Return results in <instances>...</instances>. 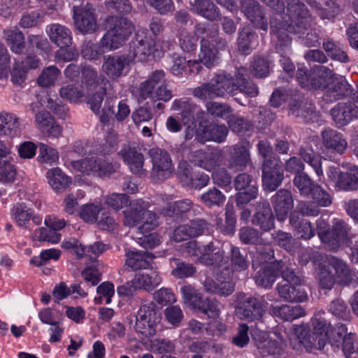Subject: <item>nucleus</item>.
<instances>
[{"instance_id": "cd10ccee", "label": "nucleus", "mask_w": 358, "mask_h": 358, "mask_svg": "<svg viewBox=\"0 0 358 358\" xmlns=\"http://www.w3.org/2000/svg\"><path fill=\"white\" fill-rule=\"evenodd\" d=\"M35 122L39 129L48 137L59 138L62 133V127L55 122L48 111L36 113Z\"/></svg>"}, {"instance_id": "9d476101", "label": "nucleus", "mask_w": 358, "mask_h": 358, "mask_svg": "<svg viewBox=\"0 0 358 358\" xmlns=\"http://www.w3.org/2000/svg\"><path fill=\"white\" fill-rule=\"evenodd\" d=\"M322 241L330 250H337L341 243L348 245V241H354L357 236L351 234V227L343 220H335L331 231H328L323 235L319 234Z\"/></svg>"}, {"instance_id": "338daca9", "label": "nucleus", "mask_w": 358, "mask_h": 358, "mask_svg": "<svg viewBox=\"0 0 358 358\" xmlns=\"http://www.w3.org/2000/svg\"><path fill=\"white\" fill-rule=\"evenodd\" d=\"M106 78L102 75H98L97 71L90 66H85L82 71L83 83L87 86L95 87L102 85Z\"/></svg>"}, {"instance_id": "0e129e2a", "label": "nucleus", "mask_w": 358, "mask_h": 358, "mask_svg": "<svg viewBox=\"0 0 358 358\" xmlns=\"http://www.w3.org/2000/svg\"><path fill=\"white\" fill-rule=\"evenodd\" d=\"M61 72L55 66L45 68L38 78V83L40 86L47 87L55 85L60 76Z\"/></svg>"}, {"instance_id": "a211bd4d", "label": "nucleus", "mask_w": 358, "mask_h": 358, "mask_svg": "<svg viewBox=\"0 0 358 358\" xmlns=\"http://www.w3.org/2000/svg\"><path fill=\"white\" fill-rule=\"evenodd\" d=\"M324 258H325L327 266L334 269V276L338 284L348 285L352 282L353 272L343 260L332 255L322 256L319 253H315L313 255L314 263L316 264L317 261L322 260Z\"/></svg>"}, {"instance_id": "bf43d9fd", "label": "nucleus", "mask_w": 358, "mask_h": 358, "mask_svg": "<svg viewBox=\"0 0 358 358\" xmlns=\"http://www.w3.org/2000/svg\"><path fill=\"white\" fill-rule=\"evenodd\" d=\"M207 113L212 116L228 120L233 110L230 106L226 103H220L215 101H208L206 103Z\"/></svg>"}, {"instance_id": "2f4dec72", "label": "nucleus", "mask_w": 358, "mask_h": 358, "mask_svg": "<svg viewBox=\"0 0 358 358\" xmlns=\"http://www.w3.org/2000/svg\"><path fill=\"white\" fill-rule=\"evenodd\" d=\"M327 90V96L331 101L342 99L349 96L352 92L350 85L347 80L341 76L335 74Z\"/></svg>"}, {"instance_id": "1a4fd4ad", "label": "nucleus", "mask_w": 358, "mask_h": 358, "mask_svg": "<svg viewBox=\"0 0 358 358\" xmlns=\"http://www.w3.org/2000/svg\"><path fill=\"white\" fill-rule=\"evenodd\" d=\"M327 177L334 182V188L338 191L355 192L358 190V166L350 165L345 170L330 166Z\"/></svg>"}, {"instance_id": "4be33fe9", "label": "nucleus", "mask_w": 358, "mask_h": 358, "mask_svg": "<svg viewBox=\"0 0 358 358\" xmlns=\"http://www.w3.org/2000/svg\"><path fill=\"white\" fill-rule=\"evenodd\" d=\"M201 255L197 259V262L207 266H213L222 270L224 261V251L215 244L214 241H210L201 246Z\"/></svg>"}, {"instance_id": "4d7b16f0", "label": "nucleus", "mask_w": 358, "mask_h": 358, "mask_svg": "<svg viewBox=\"0 0 358 358\" xmlns=\"http://www.w3.org/2000/svg\"><path fill=\"white\" fill-rule=\"evenodd\" d=\"M181 293L184 303L192 309L196 310L203 299V295L192 285H184L181 287Z\"/></svg>"}, {"instance_id": "473e14b6", "label": "nucleus", "mask_w": 358, "mask_h": 358, "mask_svg": "<svg viewBox=\"0 0 358 358\" xmlns=\"http://www.w3.org/2000/svg\"><path fill=\"white\" fill-rule=\"evenodd\" d=\"M228 134V129L224 124H210L203 127L201 131L196 135L200 142L212 141L217 143L223 142Z\"/></svg>"}, {"instance_id": "c9c22d12", "label": "nucleus", "mask_w": 358, "mask_h": 358, "mask_svg": "<svg viewBox=\"0 0 358 358\" xmlns=\"http://www.w3.org/2000/svg\"><path fill=\"white\" fill-rule=\"evenodd\" d=\"M13 217L18 226L21 227L30 228L32 226L39 225L42 219L33 215V212L25 206L16 205L13 210Z\"/></svg>"}, {"instance_id": "7ed1b4c3", "label": "nucleus", "mask_w": 358, "mask_h": 358, "mask_svg": "<svg viewBox=\"0 0 358 358\" xmlns=\"http://www.w3.org/2000/svg\"><path fill=\"white\" fill-rule=\"evenodd\" d=\"M194 31L201 38L199 61L210 68L217 59L218 50H224L227 42L219 36L218 28L213 24L198 23L194 26Z\"/></svg>"}, {"instance_id": "a19ab883", "label": "nucleus", "mask_w": 358, "mask_h": 358, "mask_svg": "<svg viewBox=\"0 0 358 358\" xmlns=\"http://www.w3.org/2000/svg\"><path fill=\"white\" fill-rule=\"evenodd\" d=\"M48 34L50 41L57 46H67L68 44H72L71 31L60 24H51Z\"/></svg>"}, {"instance_id": "412c9836", "label": "nucleus", "mask_w": 358, "mask_h": 358, "mask_svg": "<svg viewBox=\"0 0 358 358\" xmlns=\"http://www.w3.org/2000/svg\"><path fill=\"white\" fill-rule=\"evenodd\" d=\"M251 221L254 225L264 231H268L274 227V216L266 200L262 199L256 203Z\"/></svg>"}, {"instance_id": "4468645a", "label": "nucleus", "mask_w": 358, "mask_h": 358, "mask_svg": "<svg viewBox=\"0 0 358 358\" xmlns=\"http://www.w3.org/2000/svg\"><path fill=\"white\" fill-rule=\"evenodd\" d=\"M73 20L76 29L81 33L94 32L97 29L95 8L89 3L73 6Z\"/></svg>"}, {"instance_id": "a18cd8bd", "label": "nucleus", "mask_w": 358, "mask_h": 358, "mask_svg": "<svg viewBox=\"0 0 358 358\" xmlns=\"http://www.w3.org/2000/svg\"><path fill=\"white\" fill-rule=\"evenodd\" d=\"M47 178L50 186L57 192L65 190L71 183V179L59 168H53L47 172Z\"/></svg>"}, {"instance_id": "6ab92c4d", "label": "nucleus", "mask_w": 358, "mask_h": 358, "mask_svg": "<svg viewBox=\"0 0 358 358\" xmlns=\"http://www.w3.org/2000/svg\"><path fill=\"white\" fill-rule=\"evenodd\" d=\"M229 258L231 267L229 265L222 267L223 275L227 278L229 279L233 273L245 272L248 269L250 262L245 250L232 245L229 253Z\"/></svg>"}, {"instance_id": "ddd939ff", "label": "nucleus", "mask_w": 358, "mask_h": 358, "mask_svg": "<svg viewBox=\"0 0 358 358\" xmlns=\"http://www.w3.org/2000/svg\"><path fill=\"white\" fill-rule=\"evenodd\" d=\"M262 187L266 192H273L280 187L284 180V171L281 160L269 159L262 164Z\"/></svg>"}, {"instance_id": "20e7f679", "label": "nucleus", "mask_w": 358, "mask_h": 358, "mask_svg": "<svg viewBox=\"0 0 358 358\" xmlns=\"http://www.w3.org/2000/svg\"><path fill=\"white\" fill-rule=\"evenodd\" d=\"M149 202L143 199H134L128 207L122 211L124 226L134 227L138 226L140 233H145L158 225V216L148 210Z\"/></svg>"}, {"instance_id": "c03bdc74", "label": "nucleus", "mask_w": 358, "mask_h": 358, "mask_svg": "<svg viewBox=\"0 0 358 358\" xmlns=\"http://www.w3.org/2000/svg\"><path fill=\"white\" fill-rule=\"evenodd\" d=\"M196 105L191 102L188 99H176L173 101L171 110L180 111L182 120L184 124L194 122V111Z\"/></svg>"}, {"instance_id": "f3484780", "label": "nucleus", "mask_w": 358, "mask_h": 358, "mask_svg": "<svg viewBox=\"0 0 358 358\" xmlns=\"http://www.w3.org/2000/svg\"><path fill=\"white\" fill-rule=\"evenodd\" d=\"M189 159L194 165L211 171L222 163L223 152L218 148L201 149L192 152Z\"/></svg>"}, {"instance_id": "7c9ffc66", "label": "nucleus", "mask_w": 358, "mask_h": 358, "mask_svg": "<svg viewBox=\"0 0 358 358\" xmlns=\"http://www.w3.org/2000/svg\"><path fill=\"white\" fill-rule=\"evenodd\" d=\"M335 74L334 71L327 66H314L310 69L311 88L326 90Z\"/></svg>"}, {"instance_id": "e2e57ef3", "label": "nucleus", "mask_w": 358, "mask_h": 358, "mask_svg": "<svg viewBox=\"0 0 358 358\" xmlns=\"http://www.w3.org/2000/svg\"><path fill=\"white\" fill-rule=\"evenodd\" d=\"M59 96L65 100L78 103L84 96V92L75 84H67L61 87L59 89Z\"/></svg>"}, {"instance_id": "09e8293b", "label": "nucleus", "mask_w": 358, "mask_h": 358, "mask_svg": "<svg viewBox=\"0 0 358 358\" xmlns=\"http://www.w3.org/2000/svg\"><path fill=\"white\" fill-rule=\"evenodd\" d=\"M299 155L303 161L310 165L318 176H323L322 168V158L316 155L312 148L301 146L299 149Z\"/></svg>"}, {"instance_id": "b1692460", "label": "nucleus", "mask_w": 358, "mask_h": 358, "mask_svg": "<svg viewBox=\"0 0 358 358\" xmlns=\"http://www.w3.org/2000/svg\"><path fill=\"white\" fill-rule=\"evenodd\" d=\"M271 203L277 219L283 221L294 206L292 194L288 189H280L272 196Z\"/></svg>"}, {"instance_id": "6e6d98bb", "label": "nucleus", "mask_w": 358, "mask_h": 358, "mask_svg": "<svg viewBox=\"0 0 358 358\" xmlns=\"http://www.w3.org/2000/svg\"><path fill=\"white\" fill-rule=\"evenodd\" d=\"M196 310L206 315L209 318L215 319L220 314V303L215 299L203 298Z\"/></svg>"}, {"instance_id": "69168bd1", "label": "nucleus", "mask_w": 358, "mask_h": 358, "mask_svg": "<svg viewBox=\"0 0 358 358\" xmlns=\"http://www.w3.org/2000/svg\"><path fill=\"white\" fill-rule=\"evenodd\" d=\"M178 44L182 51L191 52L196 50L197 38L188 32L185 29H181L178 34Z\"/></svg>"}, {"instance_id": "49530a36", "label": "nucleus", "mask_w": 358, "mask_h": 358, "mask_svg": "<svg viewBox=\"0 0 358 358\" xmlns=\"http://www.w3.org/2000/svg\"><path fill=\"white\" fill-rule=\"evenodd\" d=\"M257 35L248 27H244L239 31L237 39L238 50L244 55H249L254 48V43L257 42Z\"/></svg>"}, {"instance_id": "58836bf2", "label": "nucleus", "mask_w": 358, "mask_h": 358, "mask_svg": "<svg viewBox=\"0 0 358 358\" xmlns=\"http://www.w3.org/2000/svg\"><path fill=\"white\" fill-rule=\"evenodd\" d=\"M3 37L13 52L17 55L22 53L25 48L24 36L17 27L5 29Z\"/></svg>"}, {"instance_id": "864d4df0", "label": "nucleus", "mask_w": 358, "mask_h": 358, "mask_svg": "<svg viewBox=\"0 0 358 358\" xmlns=\"http://www.w3.org/2000/svg\"><path fill=\"white\" fill-rule=\"evenodd\" d=\"M161 321L147 320L136 317L134 325L135 331L144 336L146 338L152 337L156 335L158 330L160 329Z\"/></svg>"}, {"instance_id": "4c0bfd02", "label": "nucleus", "mask_w": 358, "mask_h": 358, "mask_svg": "<svg viewBox=\"0 0 358 358\" xmlns=\"http://www.w3.org/2000/svg\"><path fill=\"white\" fill-rule=\"evenodd\" d=\"M289 223L301 238L308 240L315 235L314 229L309 220L304 219L298 212H292Z\"/></svg>"}, {"instance_id": "e433bc0d", "label": "nucleus", "mask_w": 358, "mask_h": 358, "mask_svg": "<svg viewBox=\"0 0 358 358\" xmlns=\"http://www.w3.org/2000/svg\"><path fill=\"white\" fill-rule=\"evenodd\" d=\"M190 5L194 13L208 20H217L220 15L219 8L210 0H194Z\"/></svg>"}, {"instance_id": "423d86ee", "label": "nucleus", "mask_w": 358, "mask_h": 358, "mask_svg": "<svg viewBox=\"0 0 358 358\" xmlns=\"http://www.w3.org/2000/svg\"><path fill=\"white\" fill-rule=\"evenodd\" d=\"M166 74L163 70H155L138 88L139 100L148 99L153 101H169L172 98V92L167 88Z\"/></svg>"}, {"instance_id": "79ce46f5", "label": "nucleus", "mask_w": 358, "mask_h": 358, "mask_svg": "<svg viewBox=\"0 0 358 358\" xmlns=\"http://www.w3.org/2000/svg\"><path fill=\"white\" fill-rule=\"evenodd\" d=\"M202 284L204 291L208 294L226 297L234 292V285L229 281H222L220 283H217L212 278H208Z\"/></svg>"}, {"instance_id": "f704fd0d", "label": "nucleus", "mask_w": 358, "mask_h": 358, "mask_svg": "<svg viewBox=\"0 0 358 358\" xmlns=\"http://www.w3.org/2000/svg\"><path fill=\"white\" fill-rule=\"evenodd\" d=\"M322 139L327 149H331L339 154H343L348 147V143L343 136L332 129H326L322 132Z\"/></svg>"}, {"instance_id": "774afa93", "label": "nucleus", "mask_w": 358, "mask_h": 358, "mask_svg": "<svg viewBox=\"0 0 358 358\" xmlns=\"http://www.w3.org/2000/svg\"><path fill=\"white\" fill-rule=\"evenodd\" d=\"M251 73L257 78H264L269 74V62L260 56L253 58L250 64Z\"/></svg>"}, {"instance_id": "680f3d73", "label": "nucleus", "mask_w": 358, "mask_h": 358, "mask_svg": "<svg viewBox=\"0 0 358 358\" xmlns=\"http://www.w3.org/2000/svg\"><path fill=\"white\" fill-rule=\"evenodd\" d=\"M136 317L147 320H162V315L154 302L150 301L142 304L136 315Z\"/></svg>"}, {"instance_id": "37998d69", "label": "nucleus", "mask_w": 358, "mask_h": 358, "mask_svg": "<svg viewBox=\"0 0 358 358\" xmlns=\"http://www.w3.org/2000/svg\"><path fill=\"white\" fill-rule=\"evenodd\" d=\"M20 124L18 117L6 112L0 113V132L4 135L14 136L19 134Z\"/></svg>"}, {"instance_id": "dca6fc26", "label": "nucleus", "mask_w": 358, "mask_h": 358, "mask_svg": "<svg viewBox=\"0 0 358 358\" xmlns=\"http://www.w3.org/2000/svg\"><path fill=\"white\" fill-rule=\"evenodd\" d=\"M294 336L299 343L307 352H312L314 350H322L328 341L327 337L324 334L319 335L316 332L313 333L305 324H301L294 328Z\"/></svg>"}, {"instance_id": "603ef678", "label": "nucleus", "mask_w": 358, "mask_h": 358, "mask_svg": "<svg viewBox=\"0 0 358 358\" xmlns=\"http://www.w3.org/2000/svg\"><path fill=\"white\" fill-rule=\"evenodd\" d=\"M285 344L276 340H264L257 343L259 352L263 356H279L283 352Z\"/></svg>"}, {"instance_id": "72a5a7b5", "label": "nucleus", "mask_w": 358, "mask_h": 358, "mask_svg": "<svg viewBox=\"0 0 358 358\" xmlns=\"http://www.w3.org/2000/svg\"><path fill=\"white\" fill-rule=\"evenodd\" d=\"M125 265L133 270L147 269L155 258V256L150 252L145 251L127 250L126 252Z\"/></svg>"}, {"instance_id": "9b49d317", "label": "nucleus", "mask_w": 358, "mask_h": 358, "mask_svg": "<svg viewBox=\"0 0 358 358\" xmlns=\"http://www.w3.org/2000/svg\"><path fill=\"white\" fill-rule=\"evenodd\" d=\"M148 153L152 163L151 178L157 181L169 178L173 174L174 167L168 152L159 148H153Z\"/></svg>"}, {"instance_id": "c756f323", "label": "nucleus", "mask_w": 358, "mask_h": 358, "mask_svg": "<svg viewBox=\"0 0 358 358\" xmlns=\"http://www.w3.org/2000/svg\"><path fill=\"white\" fill-rule=\"evenodd\" d=\"M131 62L127 61L126 55H108L104 57L102 65L103 71L111 79L120 78L126 65Z\"/></svg>"}, {"instance_id": "bb28decb", "label": "nucleus", "mask_w": 358, "mask_h": 358, "mask_svg": "<svg viewBox=\"0 0 358 358\" xmlns=\"http://www.w3.org/2000/svg\"><path fill=\"white\" fill-rule=\"evenodd\" d=\"M331 115L339 127L358 117V106L353 102L340 103L331 110Z\"/></svg>"}, {"instance_id": "39448f33", "label": "nucleus", "mask_w": 358, "mask_h": 358, "mask_svg": "<svg viewBox=\"0 0 358 358\" xmlns=\"http://www.w3.org/2000/svg\"><path fill=\"white\" fill-rule=\"evenodd\" d=\"M106 32L101 40V46L108 50H115L125 44L135 27L127 17L113 15L106 19Z\"/></svg>"}, {"instance_id": "6e6552de", "label": "nucleus", "mask_w": 358, "mask_h": 358, "mask_svg": "<svg viewBox=\"0 0 358 358\" xmlns=\"http://www.w3.org/2000/svg\"><path fill=\"white\" fill-rule=\"evenodd\" d=\"M68 167L86 176L98 177L109 176L115 170V166L108 159L99 157L71 161Z\"/></svg>"}, {"instance_id": "052dcab7", "label": "nucleus", "mask_w": 358, "mask_h": 358, "mask_svg": "<svg viewBox=\"0 0 358 358\" xmlns=\"http://www.w3.org/2000/svg\"><path fill=\"white\" fill-rule=\"evenodd\" d=\"M224 194L215 187L209 189L206 192L201 196V201L207 207H219L223 204L225 201Z\"/></svg>"}, {"instance_id": "5fc2aeb1", "label": "nucleus", "mask_w": 358, "mask_h": 358, "mask_svg": "<svg viewBox=\"0 0 358 358\" xmlns=\"http://www.w3.org/2000/svg\"><path fill=\"white\" fill-rule=\"evenodd\" d=\"M238 237L244 245H261L264 240L261 233L252 227H243L239 229Z\"/></svg>"}, {"instance_id": "0eeeda50", "label": "nucleus", "mask_w": 358, "mask_h": 358, "mask_svg": "<svg viewBox=\"0 0 358 358\" xmlns=\"http://www.w3.org/2000/svg\"><path fill=\"white\" fill-rule=\"evenodd\" d=\"M282 282L277 285V291L280 298L289 302H302L307 294L301 286V279L289 266L282 270Z\"/></svg>"}, {"instance_id": "c85d7f7f", "label": "nucleus", "mask_w": 358, "mask_h": 358, "mask_svg": "<svg viewBox=\"0 0 358 358\" xmlns=\"http://www.w3.org/2000/svg\"><path fill=\"white\" fill-rule=\"evenodd\" d=\"M102 85V91L101 92H102L103 96L105 95L106 101L99 119L103 124H108L112 118V116L110 115V110H112L113 108L115 106L118 94L113 85L108 79Z\"/></svg>"}, {"instance_id": "ea45409f", "label": "nucleus", "mask_w": 358, "mask_h": 358, "mask_svg": "<svg viewBox=\"0 0 358 358\" xmlns=\"http://www.w3.org/2000/svg\"><path fill=\"white\" fill-rule=\"evenodd\" d=\"M162 282V278L156 271L150 273H136L131 280L133 286L136 289H144L148 291L154 289Z\"/></svg>"}, {"instance_id": "13d9d810", "label": "nucleus", "mask_w": 358, "mask_h": 358, "mask_svg": "<svg viewBox=\"0 0 358 358\" xmlns=\"http://www.w3.org/2000/svg\"><path fill=\"white\" fill-rule=\"evenodd\" d=\"M323 263H319V272H318V280L320 286L322 289H331L335 285L336 278L334 274L330 271L329 266L325 262V258H324Z\"/></svg>"}, {"instance_id": "f03ea898", "label": "nucleus", "mask_w": 358, "mask_h": 358, "mask_svg": "<svg viewBox=\"0 0 358 358\" xmlns=\"http://www.w3.org/2000/svg\"><path fill=\"white\" fill-rule=\"evenodd\" d=\"M286 12L278 14L271 21V28L278 38L277 46L280 50L289 48L292 39L287 31L301 37L310 27L311 15L306 4L301 0H285Z\"/></svg>"}, {"instance_id": "de8ad7c7", "label": "nucleus", "mask_w": 358, "mask_h": 358, "mask_svg": "<svg viewBox=\"0 0 358 358\" xmlns=\"http://www.w3.org/2000/svg\"><path fill=\"white\" fill-rule=\"evenodd\" d=\"M273 313L284 320L292 321L306 315L304 308L300 305L275 306L272 308Z\"/></svg>"}, {"instance_id": "2eb2a0df", "label": "nucleus", "mask_w": 358, "mask_h": 358, "mask_svg": "<svg viewBox=\"0 0 358 358\" xmlns=\"http://www.w3.org/2000/svg\"><path fill=\"white\" fill-rule=\"evenodd\" d=\"M155 48V41L144 34H136L129 43L128 52L126 55L127 61L132 62L136 59L143 62L150 55Z\"/></svg>"}, {"instance_id": "393cba45", "label": "nucleus", "mask_w": 358, "mask_h": 358, "mask_svg": "<svg viewBox=\"0 0 358 358\" xmlns=\"http://www.w3.org/2000/svg\"><path fill=\"white\" fill-rule=\"evenodd\" d=\"M289 114L305 122L313 121L317 117L313 103L304 98L294 99L289 101Z\"/></svg>"}, {"instance_id": "f257e3e1", "label": "nucleus", "mask_w": 358, "mask_h": 358, "mask_svg": "<svg viewBox=\"0 0 358 358\" xmlns=\"http://www.w3.org/2000/svg\"><path fill=\"white\" fill-rule=\"evenodd\" d=\"M248 71L245 67L237 68L234 75L226 72L217 73L208 83H204L193 90L192 94L202 100L223 98L227 95L234 96L239 92L248 97L259 94L257 86L247 78Z\"/></svg>"}, {"instance_id": "5701e85b", "label": "nucleus", "mask_w": 358, "mask_h": 358, "mask_svg": "<svg viewBox=\"0 0 358 358\" xmlns=\"http://www.w3.org/2000/svg\"><path fill=\"white\" fill-rule=\"evenodd\" d=\"M228 168L236 171H243L252 164L250 149L243 144H236L229 151Z\"/></svg>"}, {"instance_id": "a878e982", "label": "nucleus", "mask_w": 358, "mask_h": 358, "mask_svg": "<svg viewBox=\"0 0 358 358\" xmlns=\"http://www.w3.org/2000/svg\"><path fill=\"white\" fill-rule=\"evenodd\" d=\"M119 155L122 156L124 162L128 164L133 173L138 176L146 175V169L143 168L144 157L135 148L124 145Z\"/></svg>"}, {"instance_id": "8fccbe9b", "label": "nucleus", "mask_w": 358, "mask_h": 358, "mask_svg": "<svg viewBox=\"0 0 358 358\" xmlns=\"http://www.w3.org/2000/svg\"><path fill=\"white\" fill-rule=\"evenodd\" d=\"M171 275L180 279L192 277L196 272V268L192 264L177 258L171 260Z\"/></svg>"}, {"instance_id": "aec40b11", "label": "nucleus", "mask_w": 358, "mask_h": 358, "mask_svg": "<svg viewBox=\"0 0 358 358\" xmlns=\"http://www.w3.org/2000/svg\"><path fill=\"white\" fill-rule=\"evenodd\" d=\"M289 265L290 264L282 260L273 262L257 272L255 282L264 288L271 287L280 273L282 275V270L288 268Z\"/></svg>"}, {"instance_id": "3c124183", "label": "nucleus", "mask_w": 358, "mask_h": 358, "mask_svg": "<svg viewBox=\"0 0 358 358\" xmlns=\"http://www.w3.org/2000/svg\"><path fill=\"white\" fill-rule=\"evenodd\" d=\"M193 203L189 199H183L173 203H169L162 209V213L165 216L173 215L182 216L188 213L192 208Z\"/></svg>"}, {"instance_id": "f8f14e48", "label": "nucleus", "mask_w": 358, "mask_h": 358, "mask_svg": "<svg viewBox=\"0 0 358 358\" xmlns=\"http://www.w3.org/2000/svg\"><path fill=\"white\" fill-rule=\"evenodd\" d=\"M266 304V301L262 297L249 296L236 305L235 312L241 320L259 321L265 313Z\"/></svg>"}]
</instances>
